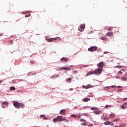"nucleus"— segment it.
I'll return each instance as SVG.
<instances>
[{
  "instance_id": "nucleus-1",
  "label": "nucleus",
  "mask_w": 127,
  "mask_h": 127,
  "mask_svg": "<svg viewBox=\"0 0 127 127\" xmlns=\"http://www.w3.org/2000/svg\"><path fill=\"white\" fill-rule=\"evenodd\" d=\"M13 105L16 109H20V108L23 109L24 108V104L23 103H20L16 101H13Z\"/></svg>"
},
{
  "instance_id": "nucleus-2",
  "label": "nucleus",
  "mask_w": 127,
  "mask_h": 127,
  "mask_svg": "<svg viewBox=\"0 0 127 127\" xmlns=\"http://www.w3.org/2000/svg\"><path fill=\"white\" fill-rule=\"evenodd\" d=\"M93 72L95 75H101V74H102V72H103V68H98L95 70L93 71Z\"/></svg>"
},
{
  "instance_id": "nucleus-3",
  "label": "nucleus",
  "mask_w": 127,
  "mask_h": 127,
  "mask_svg": "<svg viewBox=\"0 0 127 127\" xmlns=\"http://www.w3.org/2000/svg\"><path fill=\"white\" fill-rule=\"evenodd\" d=\"M88 51H90V52H93V51H97V50H98V48L96 46L91 47L90 48H88Z\"/></svg>"
},
{
  "instance_id": "nucleus-4",
  "label": "nucleus",
  "mask_w": 127,
  "mask_h": 127,
  "mask_svg": "<svg viewBox=\"0 0 127 127\" xmlns=\"http://www.w3.org/2000/svg\"><path fill=\"white\" fill-rule=\"evenodd\" d=\"M58 119H59V122H62L63 121H65V122H68V120H66L65 117H63L62 116H58Z\"/></svg>"
},
{
  "instance_id": "nucleus-5",
  "label": "nucleus",
  "mask_w": 127,
  "mask_h": 127,
  "mask_svg": "<svg viewBox=\"0 0 127 127\" xmlns=\"http://www.w3.org/2000/svg\"><path fill=\"white\" fill-rule=\"evenodd\" d=\"M106 36H109V37H114V32H108L106 33Z\"/></svg>"
},
{
  "instance_id": "nucleus-6",
  "label": "nucleus",
  "mask_w": 127,
  "mask_h": 127,
  "mask_svg": "<svg viewBox=\"0 0 127 127\" xmlns=\"http://www.w3.org/2000/svg\"><path fill=\"white\" fill-rule=\"evenodd\" d=\"M2 108H5V106H8V103L6 101H4L1 104Z\"/></svg>"
},
{
  "instance_id": "nucleus-7",
  "label": "nucleus",
  "mask_w": 127,
  "mask_h": 127,
  "mask_svg": "<svg viewBox=\"0 0 127 127\" xmlns=\"http://www.w3.org/2000/svg\"><path fill=\"white\" fill-rule=\"evenodd\" d=\"M127 102L124 103L123 105L121 106V107L122 108V109H123V110H125V109H127Z\"/></svg>"
},
{
  "instance_id": "nucleus-8",
  "label": "nucleus",
  "mask_w": 127,
  "mask_h": 127,
  "mask_svg": "<svg viewBox=\"0 0 127 127\" xmlns=\"http://www.w3.org/2000/svg\"><path fill=\"white\" fill-rule=\"evenodd\" d=\"M61 60V61H64V62H68V61H69V59H68V58L63 57Z\"/></svg>"
},
{
  "instance_id": "nucleus-9",
  "label": "nucleus",
  "mask_w": 127,
  "mask_h": 127,
  "mask_svg": "<svg viewBox=\"0 0 127 127\" xmlns=\"http://www.w3.org/2000/svg\"><path fill=\"white\" fill-rule=\"evenodd\" d=\"M61 70H65L66 71H70V68L69 67H62L61 68Z\"/></svg>"
},
{
  "instance_id": "nucleus-10",
  "label": "nucleus",
  "mask_w": 127,
  "mask_h": 127,
  "mask_svg": "<svg viewBox=\"0 0 127 127\" xmlns=\"http://www.w3.org/2000/svg\"><path fill=\"white\" fill-rule=\"evenodd\" d=\"M56 38H50V39H47L46 40L48 41V42H52L53 40H55Z\"/></svg>"
},
{
  "instance_id": "nucleus-11",
  "label": "nucleus",
  "mask_w": 127,
  "mask_h": 127,
  "mask_svg": "<svg viewBox=\"0 0 127 127\" xmlns=\"http://www.w3.org/2000/svg\"><path fill=\"white\" fill-rule=\"evenodd\" d=\"M98 67H99V68H102V67H103V66H104V62H100L98 65H97Z\"/></svg>"
},
{
  "instance_id": "nucleus-12",
  "label": "nucleus",
  "mask_w": 127,
  "mask_h": 127,
  "mask_svg": "<svg viewBox=\"0 0 127 127\" xmlns=\"http://www.w3.org/2000/svg\"><path fill=\"white\" fill-rule=\"evenodd\" d=\"M83 102H89V101H91V99L88 98H85L82 99Z\"/></svg>"
},
{
  "instance_id": "nucleus-13",
  "label": "nucleus",
  "mask_w": 127,
  "mask_h": 127,
  "mask_svg": "<svg viewBox=\"0 0 127 127\" xmlns=\"http://www.w3.org/2000/svg\"><path fill=\"white\" fill-rule=\"evenodd\" d=\"M66 112V111H65V109L64 110H62L60 112V114L61 115H65V113Z\"/></svg>"
},
{
  "instance_id": "nucleus-14",
  "label": "nucleus",
  "mask_w": 127,
  "mask_h": 127,
  "mask_svg": "<svg viewBox=\"0 0 127 127\" xmlns=\"http://www.w3.org/2000/svg\"><path fill=\"white\" fill-rule=\"evenodd\" d=\"M104 125L105 126H111V122L107 121V122L104 123Z\"/></svg>"
},
{
  "instance_id": "nucleus-15",
  "label": "nucleus",
  "mask_w": 127,
  "mask_h": 127,
  "mask_svg": "<svg viewBox=\"0 0 127 127\" xmlns=\"http://www.w3.org/2000/svg\"><path fill=\"white\" fill-rule=\"evenodd\" d=\"M92 74H94V71H90L86 74V76H90V75H92Z\"/></svg>"
},
{
  "instance_id": "nucleus-16",
  "label": "nucleus",
  "mask_w": 127,
  "mask_h": 127,
  "mask_svg": "<svg viewBox=\"0 0 127 127\" xmlns=\"http://www.w3.org/2000/svg\"><path fill=\"white\" fill-rule=\"evenodd\" d=\"M90 110H91V111H98V110H99V108L97 107H92L90 108Z\"/></svg>"
},
{
  "instance_id": "nucleus-17",
  "label": "nucleus",
  "mask_w": 127,
  "mask_h": 127,
  "mask_svg": "<svg viewBox=\"0 0 127 127\" xmlns=\"http://www.w3.org/2000/svg\"><path fill=\"white\" fill-rule=\"evenodd\" d=\"M91 87H92V86H87L85 85L82 86V88H83V89H90Z\"/></svg>"
},
{
  "instance_id": "nucleus-18",
  "label": "nucleus",
  "mask_w": 127,
  "mask_h": 127,
  "mask_svg": "<svg viewBox=\"0 0 127 127\" xmlns=\"http://www.w3.org/2000/svg\"><path fill=\"white\" fill-rule=\"evenodd\" d=\"M94 113L95 114V115H100L101 114V111L98 110L94 112Z\"/></svg>"
},
{
  "instance_id": "nucleus-19",
  "label": "nucleus",
  "mask_w": 127,
  "mask_h": 127,
  "mask_svg": "<svg viewBox=\"0 0 127 127\" xmlns=\"http://www.w3.org/2000/svg\"><path fill=\"white\" fill-rule=\"evenodd\" d=\"M85 25L84 24H82L81 25H80V28L81 29H85Z\"/></svg>"
},
{
  "instance_id": "nucleus-20",
  "label": "nucleus",
  "mask_w": 127,
  "mask_h": 127,
  "mask_svg": "<svg viewBox=\"0 0 127 127\" xmlns=\"http://www.w3.org/2000/svg\"><path fill=\"white\" fill-rule=\"evenodd\" d=\"M71 81H72V79L71 78H68L66 79V82H67V83H71Z\"/></svg>"
},
{
  "instance_id": "nucleus-21",
  "label": "nucleus",
  "mask_w": 127,
  "mask_h": 127,
  "mask_svg": "<svg viewBox=\"0 0 127 127\" xmlns=\"http://www.w3.org/2000/svg\"><path fill=\"white\" fill-rule=\"evenodd\" d=\"M109 117H110V119H114V118H115V117H116V115H115L114 114H110Z\"/></svg>"
},
{
  "instance_id": "nucleus-22",
  "label": "nucleus",
  "mask_w": 127,
  "mask_h": 127,
  "mask_svg": "<svg viewBox=\"0 0 127 127\" xmlns=\"http://www.w3.org/2000/svg\"><path fill=\"white\" fill-rule=\"evenodd\" d=\"M58 121H59L58 117L53 119V122H54L55 123H56V122H58Z\"/></svg>"
},
{
  "instance_id": "nucleus-23",
  "label": "nucleus",
  "mask_w": 127,
  "mask_h": 127,
  "mask_svg": "<svg viewBox=\"0 0 127 127\" xmlns=\"http://www.w3.org/2000/svg\"><path fill=\"white\" fill-rule=\"evenodd\" d=\"M121 80H122V81H127V77H123L121 78Z\"/></svg>"
},
{
  "instance_id": "nucleus-24",
  "label": "nucleus",
  "mask_w": 127,
  "mask_h": 127,
  "mask_svg": "<svg viewBox=\"0 0 127 127\" xmlns=\"http://www.w3.org/2000/svg\"><path fill=\"white\" fill-rule=\"evenodd\" d=\"M108 31H112V30H113V27H109L108 29H107Z\"/></svg>"
},
{
  "instance_id": "nucleus-25",
  "label": "nucleus",
  "mask_w": 127,
  "mask_h": 127,
  "mask_svg": "<svg viewBox=\"0 0 127 127\" xmlns=\"http://www.w3.org/2000/svg\"><path fill=\"white\" fill-rule=\"evenodd\" d=\"M11 91H14L15 90V87L12 86L10 88Z\"/></svg>"
},
{
  "instance_id": "nucleus-26",
  "label": "nucleus",
  "mask_w": 127,
  "mask_h": 127,
  "mask_svg": "<svg viewBox=\"0 0 127 127\" xmlns=\"http://www.w3.org/2000/svg\"><path fill=\"white\" fill-rule=\"evenodd\" d=\"M118 121H120V118H115L113 122H118Z\"/></svg>"
},
{
  "instance_id": "nucleus-27",
  "label": "nucleus",
  "mask_w": 127,
  "mask_h": 127,
  "mask_svg": "<svg viewBox=\"0 0 127 127\" xmlns=\"http://www.w3.org/2000/svg\"><path fill=\"white\" fill-rule=\"evenodd\" d=\"M110 88H111L110 86L105 87H104V90H109Z\"/></svg>"
},
{
  "instance_id": "nucleus-28",
  "label": "nucleus",
  "mask_w": 127,
  "mask_h": 127,
  "mask_svg": "<svg viewBox=\"0 0 127 127\" xmlns=\"http://www.w3.org/2000/svg\"><path fill=\"white\" fill-rule=\"evenodd\" d=\"M109 118L108 117H104L103 118L104 121H109Z\"/></svg>"
},
{
  "instance_id": "nucleus-29",
  "label": "nucleus",
  "mask_w": 127,
  "mask_h": 127,
  "mask_svg": "<svg viewBox=\"0 0 127 127\" xmlns=\"http://www.w3.org/2000/svg\"><path fill=\"white\" fill-rule=\"evenodd\" d=\"M80 122H84V123H86L87 121L86 120H85V119H81L80 120Z\"/></svg>"
},
{
  "instance_id": "nucleus-30",
  "label": "nucleus",
  "mask_w": 127,
  "mask_h": 127,
  "mask_svg": "<svg viewBox=\"0 0 127 127\" xmlns=\"http://www.w3.org/2000/svg\"><path fill=\"white\" fill-rule=\"evenodd\" d=\"M101 39L102 40H106L107 39H106V37H102L101 38Z\"/></svg>"
},
{
  "instance_id": "nucleus-31",
  "label": "nucleus",
  "mask_w": 127,
  "mask_h": 127,
  "mask_svg": "<svg viewBox=\"0 0 127 127\" xmlns=\"http://www.w3.org/2000/svg\"><path fill=\"white\" fill-rule=\"evenodd\" d=\"M117 68H124V66L123 65H117Z\"/></svg>"
},
{
  "instance_id": "nucleus-32",
  "label": "nucleus",
  "mask_w": 127,
  "mask_h": 127,
  "mask_svg": "<svg viewBox=\"0 0 127 127\" xmlns=\"http://www.w3.org/2000/svg\"><path fill=\"white\" fill-rule=\"evenodd\" d=\"M30 63H31V64H34V63H35V62H34V61H33V60H30Z\"/></svg>"
},
{
  "instance_id": "nucleus-33",
  "label": "nucleus",
  "mask_w": 127,
  "mask_h": 127,
  "mask_svg": "<svg viewBox=\"0 0 127 127\" xmlns=\"http://www.w3.org/2000/svg\"><path fill=\"white\" fill-rule=\"evenodd\" d=\"M53 77L54 78H58V77H59V75L57 74V75H54Z\"/></svg>"
},
{
  "instance_id": "nucleus-34",
  "label": "nucleus",
  "mask_w": 127,
  "mask_h": 127,
  "mask_svg": "<svg viewBox=\"0 0 127 127\" xmlns=\"http://www.w3.org/2000/svg\"><path fill=\"white\" fill-rule=\"evenodd\" d=\"M31 15V14H29L26 15L25 16V17H29V16H30Z\"/></svg>"
},
{
  "instance_id": "nucleus-35",
  "label": "nucleus",
  "mask_w": 127,
  "mask_h": 127,
  "mask_svg": "<svg viewBox=\"0 0 127 127\" xmlns=\"http://www.w3.org/2000/svg\"><path fill=\"white\" fill-rule=\"evenodd\" d=\"M118 74H120V75H122V74H123V72L121 71H119L118 72Z\"/></svg>"
},
{
  "instance_id": "nucleus-36",
  "label": "nucleus",
  "mask_w": 127,
  "mask_h": 127,
  "mask_svg": "<svg viewBox=\"0 0 127 127\" xmlns=\"http://www.w3.org/2000/svg\"><path fill=\"white\" fill-rule=\"evenodd\" d=\"M111 105H106V106H105V108H107V109H108V108H109L110 107H111Z\"/></svg>"
},
{
  "instance_id": "nucleus-37",
  "label": "nucleus",
  "mask_w": 127,
  "mask_h": 127,
  "mask_svg": "<svg viewBox=\"0 0 127 127\" xmlns=\"http://www.w3.org/2000/svg\"><path fill=\"white\" fill-rule=\"evenodd\" d=\"M71 117H72L73 118H76V115H74V114H72V115H71Z\"/></svg>"
},
{
  "instance_id": "nucleus-38",
  "label": "nucleus",
  "mask_w": 127,
  "mask_h": 127,
  "mask_svg": "<svg viewBox=\"0 0 127 127\" xmlns=\"http://www.w3.org/2000/svg\"><path fill=\"white\" fill-rule=\"evenodd\" d=\"M110 126H111V127H114V123L111 122V123H110Z\"/></svg>"
},
{
  "instance_id": "nucleus-39",
  "label": "nucleus",
  "mask_w": 127,
  "mask_h": 127,
  "mask_svg": "<svg viewBox=\"0 0 127 127\" xmlns=\"http://www.w3.org/2000/svg\"><path fill=\"white\" fill-rule=\"evenodd\" d=\"M81 126H87V124H86L85 123H82Z\"/></svg>"
},
{
  "instance_id": "nucleus-40",
  "label": "nucleus",
  "mask_w": 127,
  "mask_h": 127,
  "mask_svg": "<svg viewBox=\"0 0 127 127\" xmlns=\"http://www.w3.org/2000/svg\"><path fill=\"white\" fill-rule=\"evenodd\" d=\"M73 73L74 74H77V70H73Z\"/></svg>"
},
{
  "instance_id": "nucleus-41",
  "label": "nucleus",
  "mask_w": 127,
  "mask_h": 127,
  "mask_svg": "<svg viewBox=\"0 0 127 127\" xmlns=\"http://www.w3.org/2000/svg\"><path fill=\"white\" fill-rule=\"evenodd\" d=\"M83 116H85V117H88V114H86V113H84V114H83Z\"/></svg>"
},
{
  "instance_id": "nucleus-42",
  "label": "nucleus",
  "mask_w": 127,
  "mask_h": 127,
  "mask_svg": "<svg viewBox=\"0 0 127 127\" xmlns=\"http://www.w3.org/2000/svg\"><path fill=\"white\" fill-rule=\"evenodd\" d=\"M41 118H44V117H45V115H41L40 116Z\"/></svg>"
},
{
  "instance_id": "nucleus-43",
  "label": "nucleus",
  "mask_w": 127,
  "mask_h": 127,
  "mask_svg": "<svg viewBox=\"0 0 127 127\" xmlns=\"http://www.w3.org/2000/svg\"><path fill=\"white\" fill-rule=\"evenodd\" d=\"M112 88H117V86H115V85H112L111 86Z\"/></svg>"
},
{
  "instance_id": "nucleus-44",
  "label": "nucleus",
  "mask_w": 127,
  "mask_h": 127,
  "mask_svg": "<svg viewBox=\"0 0 127 127\" xmlns=\"http://www.w3.org/2000/svg\"><path fill=\"white\" fill-rule=\"evenodd\" d=\"M109 53V52H104V54H108Z\"/></svg>"
},
{
  "instance_id": "nucleus-45",
  "label": "nucleus",
  "mask_w": 127,
  "mask_h": 127,
  "mask_svg": "<svg viewBox=\"0 0 127 127\" xmlns=\"http://www.w3.org/2000/svg\"><path fill=\"white\" fill-rule=\"evenodd\" d=\"M117 88H118V89H120V88H122V86H118L117 87Z\"/></svg>"
},
{
  "instance_id": "nucleus-46",
  "label": "nucleus",
  "mask_w": 127,
  "mask_h": 127,
  "mask_svg": "<svg viewBox=\"0 0 127 127\" xmlns=\"http://www.w3.org/2000/svg\"><path fill=\"white\" fill-rule=\"evenodd\" d=\"M2 80H0V85L1 84V83H2Z\"/></svg>"
},
{
  "instance_id": "nucleus-47",
  "label": "nucleus",
  "mask_w": 127,
  "mask_h": 127,
  "mask_svg": "<svg viewBox=\"0 0 127 127\" xmlns=\"http://www.w3.org/2000/svg\"><path fill=\"white\" fill-rule=\"evenodd\" d=\"M69 91H73V88H70Z\"/></svg>"
},
{
  "instance_id": "nucleus-48",
  "label": "nucleus",
  "mask_w": 127,
  "mask_h": 127,
  "mask_svg": "<svg viewBox=\"0 0 127 127\" xmlns=\"http://www.w3.org/2000/svg\"><path fill=\"white\" fill-rule=\"evenodd\" d=\"M126 100H127V98H125L123 99V101H126Z\"/></svg>"
},
{
  "instance_id": "nucleus-49",
  "label": "nucleus",
  "mask_w": 127,
  "mask_h": 127,
  "mask_svg": "<svg viewBox=\"0 0 127 127\" xmlns=\"http://www.w3.org/2000/svg\"><path fill=\"white\" fill-rule=\"evenodd\" d=\"M3 34H2V33H0V36H2Z\"/></svg>"
},
{
  "instance_id": "nucleus-50",
  "label": "nucleus",
  "mask_w": 127,
  "mask_h": 127,
  "mask_svg": "<svg viewBox=\"0 0 127 127\" xmlns=\"http://www.w3.org/2000/svg\"><path fill=\"white\" fill-rule=\"evenodd\" d=\"M89 126L90 127H93V124H90Z\"/></svg>"
},
{
  "instance_id": "nucleus-51",
  "label": "nucleus",
  "mask_w": 127,
  "mask_h": 127,
  "mask_svg": "<svg viewBox=\"0 0 127 127\" xmlns=\"http://www.w3.org/2000/svg\"><path fill=\"white\" fill-rule=\"evenodd\" d=\"M44 120H47V118L45 117V118H44Z\"/></svg>"
},
{
  "instance_id": "nucleus-52",
  "label": "nucleus",
  "mask_w": 127,
  "mask_h": 127,
  "mask_svg": "<svg viewBox=\"0 0 127 127\" xmlns=\"http://www.w3.org/2000/svg\"><path fill=\"white\" fill-rule=\"evenodd\" d=\"M26 13H29V11H27Z\"/></svg>"
},
{
  "instance_id": "nucleus-53",
  "label": "nucleus",
  "mask_w": 127,
  "mask_h": 127,
  "mask_svg": "<svg viewBox=\"0 0 127 127\" xmlns=\"http://www.w3.org/2000/svg\"><path fill=\"white\" fill-rule=\"evenodd\" d=\"M79 31H83V30H82V29H81V30L79 29Z\"/></svg>"
},
{
  "instance_id": "nucleus-54",
  "label": "nucleus",
  "mask_w": 127,
  "mask_h": 127,
  "mask_svg": "<svg viewBox=\"0 0 127 127\" xmlns=\"http://www.w3.org/2000/svg\"><path fill=\"white\" fill-rule=\"evenodd\" d=\"M11 43H12L13 41H10Z\"/></svg>"
},
{
  "instance_id": "nucleus-55",
  "label": "nucleus",
  "mask_w": 127,
  "mask_h": 127,
  "mask_svg": "<svg viewBox=\"0 0 127 127\" xmlns=\"http://www.w3.org/2000/svg\"><path fill=\"white\" fill-rule=\"evenodd\" d=\"M84 67H88V65H85Z\"/></svg>"
},
{
  "instance_id": "nucleus-56",
  "label": "nucleus",
  "mask_w": 127,
  "mask_h": 127,
  "mask_svg": "<svg viewBox=\"0 0 127 127\" xmlns=\"http://www.w3.org/2000/svg\"><path fill=\"white\" fill-rule=\"evenodd\" d=\"M59 39H60V38H58Z\"/></svg>"
}]
</instances>
